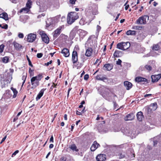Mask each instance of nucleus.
<instances>
[{"label": "nucleus", "mask_w": 161, "mask_h": 161, "mask_svg": "<svg viewBox=\"0 0 161 161\" xmlns=\"http://www.w3.org/2000/svg\"><path fill=\"white\" fill-rule=\"evenodd\" d=\"M124 42L118 43L117 45V48L119 49L123 50V43Z\"/></svg>", "instance_id": "obj_34"}, {"label": "nucleus", "mask_w": 161, "mask_h": 161, "mask_svg": "<svg viewBox=\"0 0 161 161\" xmlns=\"http://www.w3.org/2000/svg\"><path fill=\"white\" fill-rule=\"evenodd\" d=\"M157 108V105L156 103H153L150 106L149 109H151L153 110H155Z\"/></svg>", "instance_id": "obj_31"}, {"label": "nucleus", "mask_w": 161, "mask_h": 161, "mask_svg": "<svg viewBox=\"0 0 161 161\" xmlns=\"http://www.w3.org/2000/svg\"><path fill=\"white\" fill-rule=\"evenodd\" d=\"M126 34L127 35H134L136 34V31L130 30L126 32Z\"/></svg>", "instance_id": "obj_35"}, {"label": "nucleus", "mask_w": 161, "mask_h": 161, "mask_svg": "<svg viewBox=\"0 0 161 161\" xmlns=\"http://www.w3.org/2000/svg\"><path fill=\"white\" fill-rule=\"evenodd\" d=\"M144 68L147 70L150 71L152 70V67L149 65L147 64L145 65L144 66Z\"/></svg>", "instance_id": "obj_38"}, {"label": "nucleus", "mask_w": 161, "mask_h": 161, "mask_svg": "<svg viewBox=\"0 0 161 161\" xmlns=\"http://www.w3.org/2000/svg\"><path fill=\"white\" fill-rule=\"evenodd\" d=\"M89 77V75L87 74H86L84 75V79L85 80H87L88 79Z\"/></svg>", "instance_id": "obj_57"}, {"label": "nucleus", "mask_w": 161, "mask_h": 161, "mask_svg": "<svg viewBox=\"0 0 161 161\" xmlns=\"http://www.w3.org/2000/svg\"><path fill=\"white\" fill-rule=\"evenodd\" d=\"M26 78V76L23 75L22 76V80H23V81L22 82V86H23V85H24V83H25V81Z\"/></svg>", "instance_id": "obj_45"}, {"label": "nucleus", "mask_w": 161, "mask_h": 161, "mask_svg": "<svg viewBox=\"0 0 161 161\" xmlns=\"http://www.w3.org/2000/svg\"><path fill=\"white\" fill-rule=\"evenodd\" d=\"M93 50L91 47H88L86 49L85 53L86 56L87 57H89L91 56Z\"/></svg>", "instance_id": "obj_19"}, {"label": "nucleus", "mask_w": 161, "mask_h": 161, "mask_svg": "<svg viewBox=\"0 0 161 161\" xmlns=\"http://www.w3.org/2000/svg\"><path fill=\"white\" fill-rule=\"evenodd\" d=\"M4 45L2 44L0 45V53H2L3 51Z\"/></svg>", "instance_id": "obj_43"}, {"label": "nucleus", "mask_w": 161, "mask_h": 161, "mask_svg": "<svg viewBox=\"0 0 161 161\" xmlns=\"http://www.w3.org/2000/svg\"><path fill=\"white\" fill-rule=\"evenodd\" d=\"M52 62V60L50 61L49 62H47L46 63H45V65H46L47 66L49 65V64H51Z\"/></svg>", "instance_id": "obj_62"}, {"label": "nucleus", "mask_w": 161, "mask_h": 161, "mask_svg": "<svg viewBox=\"0 0 161 161\" xmlns=\"http://www.w3.org/2000/svg\"><path fill=\"white\" fill-rule=\"evenodd\" d=\"M125 154L124 153H121L120 154V156H119V158H122L125 157Z\"/></svg>", "instance_id": "obj_51"}, {"label": "nucleus", "mask_w": 161, "mask_h": 161, "mask_svg": "<svg viewBox=\"0 0 161 161\" xmlns=\"http://www.w3.org/2000/svg\"><path fill=\"white\" fill-rule=\"evenodd\" d=\"M161 78V74L152 75L151 76L152 81L153 82H157Z\"/></svg>", "instance_id": "obj_11"}, {"label": "nucleus", "mask_w": 161, "mask_h": 161, "mask_svg": "<svg viewBox=\"0 0 161 161\" xmlns=\"http://www.w3.org/2000/svg\"><path fill=\"white\" fill-rule=\"evenodd\" d=\"M76 0H70L69 3L72 4H74L75 3V2Z\"/></svg>", "instance_id": "obj_58"}, {"label": "nucleus", "mask_w": 161, "mask_h": 161, "mask_svg": "<svg viewBox=\"0 0 161 161\" xmlns=\"http://www.w3.org/2000/svg\"><path fill=\"white\" fill-rule=\"evenodd\" d=\"M60 161H74L72 158L69 155H67L65 157H62L60 158Z\"/></svg>", "instance_id": "obj_15"}, {"label": "nucleus", "mask_w": 161, "mask_h": 161, "mask_svg": "<svg viewBox=\"0 0 161 161\" xmlns=\"http://www.w3.org/2000/svg\"><path fill=\"white\" fill-rule=\"evenodd\" d=\"M10 1L12 3H16L19 2L18 0H10Z\"/></svg>", "instance_id": "obj_59"}, {"label": "nucleus", "mask_w": 161, "mask_h": 161, "mask_svg": "<svg viewBox=\"0 0 161 161\" xmlns=\"http://www.w3.org/2000/svg\"><path fill=\"white\" fill-rule=\"evenodd\" d=\"M121 60L120 59H119L118 60L116 61V64L118 65H121Z\"/></svg>", "instance_id": "obj_50"}, {"label": "nucleus", "mask_w": 161, "mask_h": 161, "mask_svg": "<svg viewBox=\"0 0 161 161\" xmlns=\"http://www.w3.org/2000/svg\"><path fill=\"white\" fill-rule=\"evenodd\" d=\"M84 20V19H82L80 21V24L84 25L87 23L86 21H84V22H83Z\"/></svg>", "instance_id": "obj_48"}, {"label": "nucleus", "mask_w": 161, "mask_h": 161, "mask_svg": "<svg viewBox=\"0 0 161 161\" xmlns=\"http://www.w3.org/2000/svg\"><path fill=\"white\" fill-rule=\"evenodd\" d=\"M123 55V52L121 51L116 50L114 53V56L115 57H119Z\"/></svg>", "instance_id": "obj_21"}, {"label": "nucleus", "mask_w": 161, "mask_h": 161, "mask_svg": "<svg viewBox=\"0 0 161 161\" xmlns=\"http://www.w3.org/2000/svg\"><path fill=\"white\" fill-rule=\"evenodd\" d=\"M42 75L39 74L37 76L32 77L31 80V82H33V81H40L42 78Z\"/></svg>", "instance_id": "obj_14"}, {"label": "nucleus", "mask_w": 161, "mask_h": 161, "mask_svg": "<svg viewBox=\"0 0 161 161\" xmlns=\"http://www.w3.org/2000/svg\"><path fill=\"white\" fill-rule=\"evenodd\" d=\"M134 117L133 114H130L126 115L124 118V120L125 121L132 120L134 119Z\"/></svg>", "instance_id": "obj_16"}, {"label": "nucleus", "mask_w": 161, "mask_h": 161, "mask_svg": "<svg viewBox=\"0 0 161 161\" xmlns=\"http://www.w3.org/2000/svg\"><path fill=\"white\" fill-rule=\"evenodd\" d=\"M149 19V16L148 15H144L140 17L136 20V23L138 25H145L146 24Z\"/></svg>", "instance_id": "obj_3"}, {"label": "nucleus", "mask_w": 161, "mask_h": 161, "mask_svg": "<svg viewBox=\"0 0 161 161\" xmlns=\"http://www.w3.org/2000/svg\"><path fill=\"white\" fill-rule=\"evenodd\" d=\"M159 48V46L158 44L154 45L153 46V49L155 50H158Z\"/></svg>", "instance_id": "obj_40"}, {"label": "nucleus", "mask_w": 161, "mask_h": 161, "mask_svg": "<svg viewBox=\"0 0 161 161\" xmlns=\"http://www.w3.org/2000/svg\"><path fill=\"white\" fill-rule=\"evenodd\" d=\"M124 85L127 90H129L132 86V84L130 82L128 81L124 82Z\"/></svg>", "instance_id": "obj_22"}, {"label": "nucleus", "mask_w": 161, "mask_h": 161, "mask_svg": "<svg viewBox=\"0 0 161 161\" xmlns=\"http://www.w3.org/2000/svg\"><path fill=\"white\" fill-rule=\"evenodd\" d=\"M142 155L141 156V160L142 161H149L152 160L154 159L151 158H150V156L148 154H146V153H143L142 154Z\"/></svg>", "instance_id": "obj_6"}, {"label": "nucleus", "mask_w": 161, "mask_h": 161, "mask_svg": "<svg viewBox=\"0 0 161 161\" xmlns=\"http://www.w3.org/2000/svg\"><path fill=\"white\" fill-rule=\"evenodd\" d=\"M31 0H28L26 4V7L31 8Z\"/></svg>", "instance_id": "obj_42"}, {"label": "nucleus", "mask_w": 161, "mask_h": 161, "mask_svg": "<svg viewBox=\"0 0 161 161\" xmlns=\"http://www.w3.org/2000/svg\"><path fill=\"white\" fill-rule=\"evenodd\" d=\"M50 142H53V136H51L50 139Z\"/></svg>", "instance_id": "obj_64"}, {"label": "nucleus", "mask_w": 161, "mask_h": 161, "mask_svg": "<svg viewBox=\"0 0 161 161\" xmlns=\"http://www.w3.org/2000/svg\"><path fill=\"white\" fill-rule=\"evenodd\" d=\"M142 28V26H134L133 29L136 30H140Z\"/></svg>", "instance_id": "obj_44"}, {"label": "nucleus", "mask_w": 161, "mask_h": 161, "mask_svg": "<svg viewBox=\"0 0 161 161\" xmlns=\"http://www.w3.org/2000/svg\"><path fill=\"white\" fill-rule=\"evenodd\" d=\"M46 88H43L41 90L36 97V101H38L40 99L41 97L43 96L44 92L46 90Z\"/></svg>", "instance_id": "obj_18"}, {"label": "nucleus", "mask_w": 161, "mask_h": 161, "mask_svg": "<svg viewBox=\"0 0 161 161\" xmlns=\"http://www.w3.org/2000/svg\"><path fill=\"white\" fill-rule=\"evenodd\" d=\"M18 36L20 38H22L24 37V35L22 33H19L18 34Z\"/></svg>", "instance_id": "obj_53"}, {"label": "nucleus", "mask_w": 161, "mask_h": 161, "mask_svg": "<svg viewBox=\"0 0 161 161\" xmlns=\"http://www.w3.org/2000/svg\"><path fill=\"white\" fill-rule=\"evenodd\" d=\"M0 27L3 29H7L8 26L7 24H0Z\"/></svg>", "instance_id": "obj_41"}, {"label": "nucleus", "mask_w": 161, "mask_h": 161, "mask_svg": "<svg viewBox=\"0 0 161 161\" xmlns=\"http://www.w3.org/2000/svg\"><path fill=\"white\" fill-rule=\"evenodd\" d=\"M27 59L28 61V63H29V64L30 66H31V67H33V65L32 64L30 60V59H29V58H28V56H27Z\"/></svg>", "instance_id": "obj_49"}, {"label": "nucleus", "mask_w": 161, "mask_h": 161, "mask_svg": "<svg viewBox=\"0 0 161 161\" xmlns=\"http://www.w3.org/2000/svg\"><path fill=\"white\" fill-rule=\"evenodd\" d=\"M96 40V38L95 37V35H92L88 39V41H87V42L88 43H90L94 41V42H95V41Z\"/></svg>", "instance_id": "obj_30"}, {"label": "nucleus", "mask_w": 161, "mask_h": 161, "mask_svg": "<svg viewBox=\"0 0 161 161\" xmlns=\"http://www.w3.org/2000/svg\"><path fill=\"white\" fill-rule=\"evenodd\" d=\"M49 21V20H48L47 21H46V24H47V26L48 27L50 26V25H52L53 24V23L52 22L51 23L50 22V24L48 23V22Z\"/></svg>", "instance_id": "obj_60"}, {"label": "nucleus", "mask_w": 161, "mask_h": 161, "mask_svg": "<svg viewBox=\"0 0 161 161\" xmlns=\"http://www.w3.org/2000/svg\"><path fill=\"white\" fill-rule=\"evenodd\" d=\"M158 156L157 158H158V159H161V151H160L159 152V154H158L156 155V156Z\"/></svg>", "instance_id": "obj_55"}, {"label": "nucleus", "mask_w": 161, "mask_h": 161, "mask_svg": "<svg viewBox=\"0 0 161 161\" xmlns=\"http://www.w3.org/2000/svg\"><path fill=\"white\" fill-rule=\"evenodd\" d=\"M0 18L3 19L5 20H8V14L5 12H3L0 14Z\"/></svg>", "instance_id": "obj_26"}, {"label": "nucleus", "mask_w": 161, "mask_h": 161, "mask_svg": "<svg viewBox=\"0 0 161 161\" xmlns=\"http://www.w3.org/2000/svg\"><path fill=\"white\" fill-rule=\"evenodd\" d=\"M31 84L32 85L36 87L39 85V81L37 80L33 81L32 82H31Z\"/></svg>", "instance_id": "obj_37"}, {"label": "nucleus", "mask_w": 161, "mask_h": 161, "mask_svg": "<svg viewBox=\"0 0 161 161\" xmlns=\"http://www.w3.org/2000/svg\"><path fill=\"white\" fill-rule=\"evenodd\" d=\"M135 80L138 82L142 81L145 82L147 81V79L142 77H138L135 78Z\"/></svg>", "instance_id": "obj_24"}, {"label": "nucleus", "mask_w": 161, "mask_h": 161, "mask_svg": "<svg viewBox=\"0 0 161 161\" xmlns=\"http://www.w3.org/2000/svg\"><path fill=\"white\" fill-rule=\"evenodd\" d=\"M13 45L14 48L17 50H19L22 48V46L17 42H13Z\"/></svg>", "instance_id": "obj_29"}, {"label": "nucleus", "mask_w": 161, "mask_h": 161, "mask_svg": "<svg viewBox=\"0 0 161 161\" xmlns=\"http://www.w3.org/2000/svg\"><path fill=\"white\" fill-rule=\"evenodd\" d=\"M101 29V27L100 26H99L98 25H97V26L96 33L98 34L99 33V31Z\"/></svg>", "instance_id": "obj_47"}, {"label": "nucleus", "mask_w": 161, "mask_h": 161, "mask_svg": "<svg viewBox=\"0 0 161 161\" xmlns=\"http://www.w3.org/2000/svg\"><path fill=\"white\" fill-rule=\"evenodd\" d=\"M137 117L138 120L139 121H142L143 118V116L142 113L140 111L138 112L137 114Z\"/></svg>", "instance_id": "obj_27"}, {"label": "nucleus", "mask_w": 161, "mask_h": 161, "mask_svg": "<svg viewBox=\"0 0 161 161\" xmlns=\"http://www.w3.org/2000/svg\"><path fill=\"white\" fill-rule=\"evenodd\" d=\"M30 8H29L27 7L26 8H23L20 10V12H23L24 13H27L29 11L30 9Z\"/></svg>", "instance_id": "obj_32"}, {"label": "nucleus", "mask_w": 161, "mask_h": 161, "mask_svg": "<svg viewBox=\"0 0 161 161\" xmlns=\"http://www.w3.org/2000/svg\"><path fill=\"white\" fill-rule=\"evenodd\" d=\"M96 79L98 80H103L104 81L107 79V78L105 77V76L101 75H97L96 76Z\"/></svg>", "instance_id": "obj_23"}, {"label": "nucleus", "mask_w": 161, "mask_h": 161, "mask_svg": "<svg viewBox=\"0 0 161 161\" xmlns=\"http://www.w3.org/2000/svg\"><path fill=\"white\" fill-rule=\"evenodd\" d=\"M64 25H62L60 26L58 28L55 30L53 32V37L55 38H56L60 34L61 31L62 30L64 29Z\"/></svg>", "instance_id": "obj_5"}, {"label": "nucleus", "mask_w": 161, "mask_h": 161, "mask_svg": "<svg viewBox=\"0 0 161 161\" xmlns=\"http://www.w3.org/2000/svg\"><path fill=\"white\" fill-rule=\"evenodd\" d=\"M79 18L77 13L75 12L69 13L67 15V20L68 23L71 25Z\"/></svg>", "instance_id": "obj_1"}, {"label": "nucleus", "mask_w": 161, "mask_h": 161, "mask_svg": "<svg viewBox=\"0 0 161 161\" xmlns=\"http://www.w3.org/2000/svg\"><path fill=\"white\" fill-rule=\"evenodd\" d=\"M38 33L41 36L42 41L45 43L47 44L49 41V39L45 32L40 30L38 31Z\"/></svg>", "instance_id": "obj_4"}, {"label": "nucleus", "mask_w": 161, "mask_h": 161, "mask_svg": "<svg viewBox=\"0 0 161 161\" xmlns=\"http://www.w3.org/2000/svg\"><path fill=\"white\" fill-rule=\"evenodd\" d=\"M84 110V109L82 110L81 112H80L79 111H77L76 112V114H77V115H81V114H82L81 113L82 112L83 113L84 112H83Z\"/></svg>", "instance_id": "obj_54"}, {"label": "nucleus", "mask_w": 161, "mask_h": 161, "mask_svg": "<svg viewBox=\"0 0 161 161\" xmlns=\"http://www.w3.org/2000/svg\"><path fill=\"white\" fill-rule=\"evenodd\" d=\"M19 152V150H17L15 151L12 154V157H13L14 156H15L17 153H18Z\"/></svg>", "instance_id": "obj_52"}, {"label": "nucleus", "mask_w": 161, "mask_h": 161, "mask_svg": "<svg viewBox=\"0 0 161 161\" xmlns=\"http://www.w3.org/2000/svg\"><path fill=\"white\" fill-rule=\"evenodd\" d=\"M36 36V34L30 33L28 35L27 40L28 42H32L35 40Z\"/></svg>", "instance_id": "obj_7"}, {"label": "nucleus", "mask_w": 161, "mask_h": 161, "mask_svg": "<svg viewBox=\"0 0 161 161\" xmlns=\"http://www.w3.org/2000/svg\"><path fill=\"white\" fill-rule=\"evenodd\" d=\"M99 146V144L97 143V142L94 141L90 148V149L92 151H94Z\"/></svg>", "instance_id": "obj_20"}, {"label": "nucleus", "mask_w": 161, "mask_h": 161, "mask_svg": "<svg viewBox=\"0 0 161 161\" xmlns=\"http://www.w3.org/2000/svg\"><path fill=\"white\" fill-rule=\"evenodd\" d=\"M61 53L63 55L66 57H68L69 55V49L67 48H64L61 51Z\"/></svg>", "instance_id": "obj_17"}, {"label": "nucleus", "mask_w": 161, "mask_h": 161, "mask_svg": "<svg viewBox=\"0 0 161 161\" xmlns=\"http://www.w3.org/2000/svg\"><path fill=\"white\" fill-rule=\"evenodd\" d=\"M123 50H126L128 49L130 47V43L129 42H124L123 43Z\"/></svg>", "instance_id": "obj_28"}, {"label": "nucleus", "mask_w": 161, "mask_h": 161, "mask_svg": "<svg viewBox=\"0 0 161 161\" xmlns=\"http://www.w3.org/2000/svg\"><path fill=\"white\" fill-rule=\"evenodd\" d=\"M43 55L42 53H38L37 54V57L38 58H41Z\"/></svg>", "instance_id": "obj_56"}, {"label": "nucleus", "mask_w": 161, "mask_h": 161, "mask_svg": "<svg viewBox=\"0 0 161 161\" xmlns=\"http://www.w3.org/2000/svg\"><path fill=\"white\" fill-rule=\"evenodd\" d=\"M102 126V124H99V125L98 126V130L99 132H100L101 131V129H100V128L99 127H101Z\"/></svg>", "instance_id": "obj_63"}, {"label": "nucleus", "mask_w": 161, "mask_h": 161, "mask_svg": "<svg viewBox=\"0 0 161 161\" xmlns=\"http://www.w3.org/2000/svg\"><path fill=\"white\" fill-rule=\"evenodd\" d=\"M33 70H32L31 68L29 69V72L30 74V75L33 76L34 75V73L33 72Z\"/></svg>", "instance_id": "obj_46"}, {"label": "nucleus", "mask_w": 161, "mask_h": 161, "mask_svg": "<svg viewBox=\"0 0 161 161\" xmlns=\"http://www.w3.org/2000/svg\"><path fill=\"white\" fill-rule=\"evenodd\" d=\"M97 12V5L93 4L91 7L87 11L86 14L89 16L96 14Z\"/></svg>", "instance_id": "obj_2"}, {"label": "nucleus", "mask_w": 161, "mask_h": 161, "mask_svg": "<svg viewBox=\"0 0 161 161\" xmlns=\"http://www.w3.org/2000/svg\"><path fill=\"white\" fill-rule=\"evenodd\" d=\"M113 66L109 64H105L104 65L103 68L104 70L110 71L113 69Z\"/></svg>", "instance_id": "obj_25"}, {"label": "nucleus", "mask_w": 161, "mask_h": 161, "mask_svg": "<svg viewBox=\"0 0 161 161\" xmlns=\"http://www.w3.org/2000/svg\"><path fill=\"white\" fill-rule=\"evenodd\" d=\"M122 131L124 134L128 136L132 135V132L130 130V129L128 127H126L124 129H122Z\"/></svg>", "instance_id": "obj_10"}, {"label": "nucleus", "mask_w": 161, "mask_h": 161, "mask_svg": "<svg viewBox=\"0 0 161 161\" xmlns=\"http://www.w3.org/2000/svg\"><path fill=\"white\" fill-rule=\"evenodd\" d=\"M104 90L105 91V92H106V93H104V94H105L106 95H107V94L108 93V88H104Z\"/></svg>", "instance_id": "obj_61"}, {"label": "nucleus", "mask_w": 161, "mask_h": 161, "mask_svg": "<svg viewBox=\"0 0 161 161\" xmlns=\"http://www.w3.org/2000/svg\"><path fill=\"white\" fill-rule=\"evenodd\" d=\"M9 60L7 56H5L2 59V61L3 63H7Z\"/></svg>", "instance_id": "obj_39"}, {"label": "nucleus", "mask_w": 161, "mask_h": 161, "mask_svg": "<svg viewBox=\"0 0 161 161\" xmlns=\"http://www.w3.org/2000/svg\"><path fill=\"white\" fill-rule=\"evenodd\" d=\"M72 60L73 63L74 64L78 61V55L76 51H73L72 54Z\"/></svg>", "instance_id": "obj_8"}, {"label": "nucleus", "mask_w": 161, "mask_h": 161, "mask_svg": "<svg viewBox=\"0 0 161 161\" xmlns=\"http://www.w3.org/2000/svg\"><path fill=\"white\" fill-rule=\"evenodd\" d=\"M70 148L73 151L78 152L79 150L77 148L75 145L74 144H72L70 146Z\"/></svg>", "instance_id": "obj_33"}, {"label": "nucleus", "mask_w": 161, "mask_h": 161, "mask_svg": "<svg viewBox=\"0 0 161 161\" xmlns=\"http://www.w3.org/2000/svg\"><path fill=\"white\" fill-rule=\"evenodd\" d=\"M158 142L161 144V134L154 138L153 142V146H155Z\"/></svg>", "instance_id": "obj_9"}, {"label": "nucleus", "mask_w": 161, "mask_h": 161, "mask_svg": "<svg viewBox=\"0 0 161 161\" xmlns=\"http://www.w3.org/2000/svg\"><path fill=\"white\" fill-rule=\"evenodd\" d=\"M78 33L79 34L80 37L82 39L86 35L87 32L82 30L79 29L78 31Z\"/></svg>", "instance_id": "obj_13"}, {"label": "nucleus", "mask_w": 161, "mask_h": 161, "mask_svg": "<svg viewBox=\"0 0 161 161\" xmlns=\"http://www.w3.org/2000/svg\"><path fill=\"white\" fill-rule=\"evenodd\" d=\"M11 90L14 93V95H13V97L15 98L16 97L18 92L16 89L14 88L13 87H11Z\"/></svg>", "instance_id": "obj_36"}, {"label": "nucleus", "mask_w": 161, "mask_h": 161, "mask_svg": "<svg viewBox=\"0 0 161 161\" xmlns=\"http://www.w3.org/2000/svg\"><path fill=\"white\" fill-rule=\"evenodd\" d=\"M97 161H104L106 159V156L103 154L98 155L96 158Z\"/></svg>", "instance_id": "obj_12"}]
</instances>
